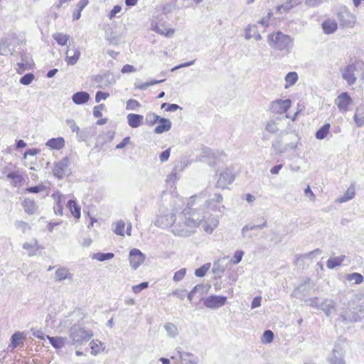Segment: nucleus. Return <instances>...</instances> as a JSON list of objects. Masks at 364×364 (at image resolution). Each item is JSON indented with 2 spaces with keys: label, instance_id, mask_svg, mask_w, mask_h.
Segmentation results:
<instances>
[{
  "label": "nucleus",
  "instance_id": "nucleus-46",
  "mask_svg": "<svg viewBox=\"0 0 364 364\" xmlns=\"http://www.w3.org/2000/svg\"><path fill=\"white\" fill-rule=\"evenodd\" d=\"M160 117V116L156 114L155 113H148L146 115V123L149 126H153L154 124L159 122Z\"/></svg>",
  "mask_w": 364,
  "mask_h": 364
},
{
  "label": "nucleus",
  "instance_id": "nucleus-24",
  "mask_svg": "<svg viewBox=\"0 0 364 364\" xmlns=\"http://www.w3.org/2000/svg\"><path fill=\"white\" fill-rule=\"evenodd\" d=\"M252 38L257 41L262 39V36L259 33L256 25H249L245 29V38L250 40Z\"/></svg>",
  "mask_w": 364,
  "mask_h": 364
},
{
  "label": "nucleus",
  "instance_id": "nucleus-37",
  "mask_svg": "<svg viewBox=\"0 0 364 364\" xmlns=\"http://www.w3.org/2000/svg\"><path fill=\"white\" fill-rule=\"evenodd\" d=\"M24 338L23 333L20 331L15 332L11 337V346L16 348L20 343L21 341Z\"/></svg>",
  "mask_w": 364,
  "mask_h": 364
},
{
  "label": "nucleus",
  "instance_id": "nucleus-20",
  "mask_svg": "<svg viewBox=\"0 0 364 364\" xmlns=\"http://www.w3.org/2000/svg\"><path fill=\"white\" fill-rule=\"evenodd\" d=\"M158 122L159 125L154 128V131L156 134H162L171 129L172 123L168 119L160 117Z\"/></svg>",
  "mask_w": 364,
  "mask_h": 364
},
{
  "label": "nucleus",
  "instance_id": "nucleus-15",
  "mask_svg": "<svg viewBox=\"0 0 364 364\" xmlns=\"http://www.w3.org/2000/svg\"><path fill=\"white\" fill-rule=\"evenodd\" d=\"M65 54V61L68 65H73L77 63L81 53L80 48L74 46L71 48L68 49Z\"/></svg>",
  "mask_w": 364,
  "mask_h": 364
},
{
  "label": "nucleus",
  "instance_id": "nucleus-39",
  "mask_svg": "<svg viewBox=\"0 0 364 364\" xmlns=\"http://www.w3.org/2000/svg\"><path fill=\"white\" fill-rule=\"evenodd\" d=\"M53 38L60 46H65L69 40L70 36L63 33H55L53 35Z\"/></svg>",
  "mask_w": 364,
  "mask_h": 364
},
{
  "label": "nucleus",
  "instance_id": "nucleus-29",
  "mask_svg": "<svg viewBox=\"0 0 364 364\" xmlns=\"http://www.w3.org/2000/svg\"><path fill=\"white\" fill-rule=\"evenodd\" d=\"M164 328L167 335L171 338H175L179 334L178 327L173 323L168 322L165 323Z\"/></svg>",
  "mask_w": 364,
  "mask_h": 364
},
{
  "label": "nucleus",
  "instance_id": "nucleus-16",
  "mask_svg": "<svg viewBox=\"0 0 364 364\" xmlns=\"http://www.w3.org/2000/svg\"><path fill=\"white\" fill-rule=\"evenodd\" d=\"M320 309L329 317L336 311V303L330 299H325L321 302Z\"/></svg>",
  "mask_w": 364,
  "mask_h": 364
},
{
  "label": "nucleus",
  "instance_id": "nucleus-17",
  "mask_svg": "<svg viewBox=\"0 0 364 364\" xmlns=\"http://www.w3.org/2000/svg\"><path fill=\"white\" fill-rule=\"evenodd\" d=\"M12 46V39L9 38H4L0 39V55H7L9 54L13 55L14 53V48H11Z\"/></svg>",
  "mask_w": 364,
  "mask_h": 364
},
{
  "label": "nucleus",
  "instance_id": "nucleus-14",
  "mask_svg": "<svg viewBox=\"0 0 364 364\" xmlns=\"http://www.w3.org/2000/svg\"><path fill=\"white\" fill-rule=\"evenodd\" d=\"M21 62L16 64V72L19 74L23 73L26 70H31L33 67V63L31 56L27 54H21Z\"/></svg>",
  "mask_w": 364,
  "mask_h": 364
},
{
  "label": "nucleus",
  "instance_id": "nucleus-59",
  "mask_svg": "<svg viewBox=\"0 0 364 364\" xmlns=\"http://www.w3.org/2000/svg\"><path fill=\"white\" fill-rule=\"evenodd\" d=\"M139 103L137 100H132V99H130L127 102V106H126V109H129V110H134L136 109L139 106Z\"/></svg>",
  "mask_w": 364,
  "mask_h": 364
},
{
  "label": "nucleus",
  "instance_id": "nucleus-27",
  "mask_svg": "<svg viewBox=\"0 0 364 364\" xmlns=\"http://www.w3.org/2000/svg\"><path fill=\"white\" fill-rule=\"evenodd\" d=\"M46 145L53 149L59 150L64 146L65 140L62 137L52 138L46 142Z\"/></svg>",
  "mask_w": 364,
  "mask_h": 364
},
{
  "label": "nucleus",
  "instance_id": "nucleus-32",
  "mask_svg": "<svg viewBox=\"0 0 364 364\" xmlns=\"http://www.w3.org/2000/svg\"><path fill=\"white\" fill-rule=\"evenodd\" d=\"M67 206L75 218L79 219L80 218V207L75 200H70L68 202Z\"/></svg>",
  "mask_w": 364,
  "mask_h": 364
},
{
  "label": "nucleus",
  "instance_id": "nucleus-52",
  "mask_svg": "<svg viewBox=\"0 0 364 364\" xmlns=\"http://www.w3.org/2000/svg\"><path fill=\"white\" fill-rule=\"evenodd\" d=\"M186 273V268L180 269L179 270L176 271L174 273L173 280L176 282L181 281L183 279V277H185Z\"/></svg>",
  "mask_w": 364,
  "mask_h": 364
},
{
  "label": "nucleus",
  "instance_id": "nucleus-56",
  "mask_svg": "<svg viewBox=\"0 0 364 364\" xmlns=\"http://www.w3.org/2000/svg\"><path fill=\"white\" fill-rule=\"evenodd\" d=\"M203 289L204 286L203 284H198L195 286L194 288L188 294V300L191 301L196 292L200 291L203 293Z\"/></svg>",
  "mask_w": 364,
  "mask_h": 364
},
{
  "label": "nucleus",
  "instance_id": "nucleus-10",
  "mask_svg": "<svg viewBox=\"0 0 364 364\" xmlns=\"http://www.w3.org/2000/svg\"><path fill=\"white\" fill-rule=\"evenodd\" d=\"M353 99L346 92L341 93L335 100V104L339 110L342 112H346L349 109V106L352 104Z\"/></svg>",
  "mask_w": 364,
  "mask_h": 364
},
{
  "label": "nucleus",
  "instance_id": "nucleus-41",
  "mask_svg": "<svg viewBox=\"0 0 364 364\" xmlns=\"http://www.w3.org/2000/svg\"><path fill=\"white\" fill-rule=\"evenodd\" d=\"M298 80V75L296 72H289L285 77L287 85L285 87L294 85Z\"/></svg>",
  "mask_w": 364,
  "mask_h": 364
},
{
  "label": "nucleus",
  "instance_id": "nucleus-54",
  "mask_svg": "<svg viewBox=\"0 0 364 364\" xmlns=\"http://www.w3.org/2000/svg\"><path fill=\"white\" fill-rule=\"evenodd\" d=\"M274 333L270 330H266L263 333L262 343H269L273 341Z\"/></svg>",
  "mask_w": 364,
  "mask_h": 364
},
{
  "label": "nucleus",
  "instance_id": "nucleus-8",
  "mask_svg": "<svg viewBox=\"0 0 364 364\" xmlns=\"http://www.w3.org/2000/svg\"><path fill=\"white\" fill-rule=\"evenodd\" d=\"M337 18L341 25L343 27L352 28L355 23V16L353 15L346 7L341 9Z\"/></svg>",
  "mask_w": 364,
  "mask_h": 364
},
{
  "label": "nucleus",
  "instance_id": "nucleus-48",
  "mask_svg": "<svg viewBox=\"0 0 364 364\" xmlns=\"http://www.w3.org/2000/svg\"><path fill=\"white\" fill-rule=\"evenodd\" d=\"M306 304L311 307L320 309L321 302L318 297H312L306 300Z\"/></svg>",
  "mask_w": 364,
  "mask_h": 364
},
{
  "label": "nucleus",
  "instance_id": "nucleus-64",
  "mask_svg": "<svg viewBox=\"0 0 364 364\" xmlns=\"http://www.w3.org/2000/svg\"><path fill=\"white\" fill-rule=\"evenodd\" d=\"M355 196V193L353 191L350 192L348 190L345 195L339 199L340 203L346 202L350 199H352Z\"/></svg>",
  "mask_w": 364,
  "mask_h": 364
},
{
  "label": "nucleus",
  "instance_id": "nucleus-60",
  "mask_svg": "<svg viewBox=\"0 0 364 364\" xmlns=\"http://www.w3.org/2000/svg\"><path fill=\"white\" fill-rule=\"evenodd\" d=\"M67 125L71 129L73 132H78L80 130L79 127L76 124L74 119H68L66 120Z\"/></svg>",
  "mask_w": 364,
  "mask_h": 364
},
{
  "label": "nucleus",
  "instance_id": "nucleus-34",
  "mask_svg": "<svg viewBox=\"0 0 364 364\" xmlns=\"http://www.w3.org/2000/svg\"><path fill=\"white\" fill-rule=\"evenodd\" d=\"M337 23L333 21H325L322 24V28L325 33L331 34L337 29Z\"/></svg>",
  "mask_w": 364,
  "mask_h": 364
},
{
  "label": "nucleus",
  "instance_id": "nucleus-62",
  "mask_svg": "<svg viewBox=\"0 0 364 364\" xmlns=\"http://www.w3.org/2000/svg\"><path fill=\"white\" fill-rule=\"evenodd\" d=\"M244 255V252L242 250H237L234 253L233 260L232 262L235 264H238L242 260V256Z\"/></svg>",
  "mask_w": 364,
  "mask_h": 364
},
{
  "label": "nucleus",
  "instance_id": "nucleus-12",
  "mask_svg": "<svg viewBox=\"0 0 364 364\" xmlns=\"http://www.w3.org/2000/svg\"><path fill=\"white\" fill-rule=\"evenodd\" d=\"M69 166V159L64 157L60 161L55 163V167L53 170V175L59 179H61L65 175V173Z\"/></svg>",
  "mask_w": 364,
  "mask_h": 364
},
{
  "label": "nucleus",
  "instance_id": "nucleus-45",
  "mask_svg": "<svg viewBox=\"0 0 364 364\" xmlns=\"http://www.w3.org/2000/svg\"><path fill=\"white\" fill-rule=\"evenodd\" d=\"M347 279L348 281H353L355 284H360L363 282L364 278L360 273L354 272L348 274Z\"/></svg>",
  "mask_w": 364,
  "mask_h": 364
},
{
  "label": "nucleus",
  "instance_id": "nucleus-4",
  "mask_svg": "<svg viewBox=\"0 0 364 364\" xmlns=\"http://www.w3.org/2000/svg\"><path fill=\"white\" fill-rule=\"evenodd\" d=\"M364 318V309L360 305H350L339 314V319L344 324L360 321Z\"/></svg>",
  "mask_w": 364,
  "mask_h": 364
},
{
  "label": "nucleus",
  "instance_id": "nucleus-19",
  "mask_svg": "<svg viewBox=\"0 0 364 364\" xmlns=\"http://www.w3.org/2000/svg\"><path fill=\"white\" fill-rule=\"evenodd\" d=\"M267 226V221L264 220V221L262 223L257 224V225H245L242 230L241 234L243 237L251 239L252 238V235L250 234H248L247 232L250 230H261Z\"/></svg>",
  "mask_w": 364,
  "mask_h": 364
},
{
  "label": "nucleus",
  "instance_id": "nucleus-33",
  "mask_svg": "<svg viewBox=\"0 0 364 364\" xmlns=\"http://www.w3.org/2000/svg\"><path fill=\"white\" fill-rule=\"evenodd\" d=\"M301 2L300 0H287L285 4L279 5L277 6V11L280 12H287L291 9H292L294 6L299 4Z\"/></svg>",
  "mask_w": 364,
  "mask_h": 364
},
{
  "label": "nucleus",
  "instance_id": "nucleus-21",
  "mask_svg": "<svg viewBox=\"0 0 364 364\" xmlns=\"http://www.w3.org/2000/svg\"><path fill=\"white\" fill-rule=\"evenodd\" d=\"M90 99V94L85 91L77 92L72 96V100L76 105H83L87 102Z\"/></svg>",
  "mask_w": 364,
  "mask_h": 364
},
{
  "label": "nucleus",
  "instance_id": "nucleus-13",
  "mask_svg": "<svg viewBox=\"0 0 364 364\" xmlns=\"http://www.w3.org/2000/svg\"><path fill=\"white\" fill-rule=\"evenodd\" d=\"M129 262L132 267L136 269L145 259V255L138 249H132L129 252Z\"/></svg>",
  "mask_w": 364,
  "mask_h": 364
},
{
  "label": "nucleus",
  "instance_id": "nucleus-53",
  "mask_svg": "<svg viewBox=\"0 0 364 364\" xmlns=\"http://www.w3.org/2000/svg\"><path fill=\"white\" fill-rule=\"evenodd\" d=\"M46 189V186L43 185H38L35 186H31L26 188L25 191L29 193H38L41 191H43Z\"/></svg>",
  "mask_w": 364,
  "mask_h": 364
},
{
  "label": "nucleus",
  "instance_id": "nucleus-31",
  "mask_svg": "<svg viewBox=\"0 0 364 364\" xmlns=\"http://www.w3.org/2000/svg\"><path fill=\"white\" fill-rule=\"evenodd\" d=\"M328 360L331 364H345L342 354L338 353V351L336 348L333 350Z\"/></svg>",
  "mask_w": 364,
  "mask_h": 364
},
{
  "label": "nucleus",
  "instance_id": "nucleus-61",
  "mask_svg": "<svg viewBox=\"0 0 364 364\" xmlns=\"http://www.w3.org/2000/svg\"><path fill=\"white\" fill-rule=\"evenodd\" d=\"M304 195L309 198L310 201L314 202L316 200V196L311 191L309 186H307V187L304 189Z\"/></svg>",
  "mask_w": 364,
  "mask_h": 364
},
{
  "label": "nucleus",
  "instance_id": "nucleus-42",
  "mask_svg": "<svg viewBox=\"0 0 364 364\" xmlns=\"http://www.w3.org/2000/svg\"><path fill=\"white\" fill-rule=\"evenodd\" d=\"M53 196L57 198L56 205L54 207L55 213L62 215L63 208L61 204V198L63 196L60 193H57L56 194H53Z\"/></svg>",
  "mask_w": 364,
  "mask_h": 364
},
{
  "label": "nucleus",
  "instance_id": "nucleus-57",
  "mask_svg": "<svg viewBox=\"0 0 364 364\" xmlns=\"http://www.w3.org/2000/svg\"><path fill=\"white\" fill-rule=\"evenodd\" d=\"M14 225L17 229H21L23 232H25L28 229H30L28 224L22 220H16Z\"/></svg>",
  "mask_w": 364,
  "mask_h": 364
},
{
  "label": "nucleus",
  "instance_id": "nucleus-43",
  "mask_svg": "<svg viewBox=\"0 0 364 364\" xmlns=\"http://www.w3.org/2000/svg\"><path fill=\"white\" fill-rule=\"evenodd\" d=\"M69 272L65 268H59L55 271V276L58 281H62L68 277Z\"/></svg>",
  "mask_w": 364,
  "mask_h": 364
},
{
  "label": "nucleus",
  "instance_id": "nucleus-36",
  "mask_svg": "<svg viewBox=\"0 0 364 364\" xmlns=\"http://www.w3.org/2000/svg\"><path fill=\"white\" fill-rule=\"evenodd\" d=\"M87 0H80L77 4V9L73 14V21L78 20L81 16V11L87 5Z\"/></svg>",
  "mask_w": 364,
  "mask_h": 364
},
{
  "label": "nucleus",
  "instance_id": "nucleus-22",
  "mask_svg": "<svg viewBox=\"0 0 364 364\" xmlns=\"http://www.w3.org/2000/svg\"><path fill=\"white\" fill-rule=\"evenodd\" d=\"M144 116L138 114H129L127 115L128 124L132 128H137L143 123Z\"/></svg>",
  "mask_w": 364,
  "mask_h": 364
},
{
  "label": "nucleus",
  "instance_id": "nucleus-7",
  "mask_svg": "<svg viewBox=\"0 0 364 364\" xmlns=\"http://www.w3.org/2000/svg\"><path fill=\"white\" fill-rule=\"evenodd\" d=\"M235 180L234 170L232 168H225L219 174L216 186L220 188H226Z\"/></svg>",
  "mask_w": 364,
  "mask_h": 364
},
{
  "label": "nucleus",
  "instance_id": "nucleus-44",
  "mask_svg": "<svg viewBox=\"0 0 364 364\" xmlns=\"http://www.w3.org/2000/svg\"><path fill=\"white\" fill-rule=\"evenodd\" d=\"M272 148L274 150V151L279 154H283L287 152V147L282 144L281 140H277L275 141H273L272 144Z\"/></svg>",
  "mask_w": 364,
  "mask_h": 364
},
{
  "label": "nucleus",
  "instance_id": "nucleus-55",
  "mask_svg": "<svg viewBox=\"0 0 364 364\" xmlns=\"http://www.w3.org/2000/svg\"><path fill=\"white\" fill-rule=\"evenodd\" d=\"M266 130L272 134L276 133L279 130L277 124L274 121H269L266 125Z\"/></svg>",
  "mask_w": 364,
  "mask_h": 364
},
{
  "label": "nucleus",
  "instance_id": "nucleus-63",
  "mask_svg": "<svg viewBox=\"0 0 364 364\" xmlns=\"http://www.w3.org/2000/svg\"><path fill=\"white\" fill-rule=\"evenodd\" d=\"M109 94L102 91H97L95 95L96 102H100L102 100H106Z\"/></svg>",
  "mask_w": 364,
  "mask_h": 364
},
{
  "label": "nucleus",
  "instance_id": "nucleus-6",
  "mask_svg": "<svg viewBox=\"0 0 364 364\" xmlns=\"http://www.w3.org/2000/svg\"><path fill=\"white\" fill-rule=\"evenodd\" d=\"M92 336L91 331L86 330L78 325H73L70 328L69 340L72 345H82L83 343L87 342Z\"/></svg>",
  "mask_w": 364,
  "mask_h": 364
},
{
  "label": "nucleus",
  "instance_id": "nucleus-9",
  "mask_svg": "<svg viewBox=\"0 0 364 364\" xmlns=\"http://www.w3.org/2000/svg\"><path fill=\"white\" fill-rule=\"evenodd\" d=\"M227 297L224 296L210 295L203 300V305L209 309H215L225 305Z\"/></svg>",
  "mask_w": 364,
  "mask_h": 364
},
{
  "label": "nucleus",
  "instance_id": "nucleus-49",
  "mask_svg": "<svg viewBox=\"0 0 364 364\" xmlns=\"http://www.w3.org/2000/svg\"><path fill=\"white\" fill-rule=\"evenodd\" d=\"M124 227L125 223L123 220H119L117 222L116 227L114 230V233L117 235L124 236Z\"/></svg>",
  "mask_w": 364,
  "mask_h": 364
},
{
  "label": "nucleus",
  "instance_id": "nucleus-23",
  "mask_svg": "<svg viewBox=\"0 0 364 364\" xmlns=\"http://www.w3.org/2000/svg\"><path fill=\"white\" fill-rule=\"evenodd\" d=\"M48 339L50 341V343L57 349L62 348L64 347L66 344L69 343L70 341L66 337H50L49 336H47Z\"/></svg>",
  "mask_w": 364,
  "mask_h": 364
},
{
  "label": "nucleus",
  "instance_id": "nucleus-26",
  "mask_svg": "<svg viewBox=\"0 0 364 364\" xmlns=\"http://www.w3.org/2000/svg\"><path fill=\"white\" fill-rule=\"evenodd\" d=\"M353 119L358 127H360L364 124V103L356 109Z\"/></svg>",
  "mask_w": 364,
  "mask_h": 364
},
{
  "label": "nucleus",
  "instance_id": "nucleus-58",
  "mask_svg": "<svg viewBox=\"0 0 364 364\" xmlns=\"http://www.w3.org/2000/svg\"><path fill=\"white\" fill-rule=\"evenodd\" d=\"M148 286H149L148 282H141V284H139L138 285L133 286L132 287V291L135 294H139L142 290L146 289L148 287Z\"/></svg>",
  "mask_w": 364,
  "mask_h": 364
},
{
  "label": "nucleus",
  "instance_id": "nucleus-18",
  "mask_svg": "<svg viewBox=\"0 0 364 364\" xmlns=\"http://www.w3.org/2000/svg\"><path fill=\"white\" fill-rule=\"evenodd\" d=\"M177 353L182 364H198V358L193 354L183 351L181 349H178Z\"/></svg>",
  "mask_w": 364,
  "mask_h": 364
},
{
  "label": "nucleus",
  "instance_id": "nucleus-30",
  "mask_svg": "<svg viewBox=\"0 0 364 364\" xmlns=\"http://www.w3.org/2000/svg\"><path fill=\"white\" fill-rule=\"evenodd\" d=\"M345 258L346 256L344 255L330 257L326 262V266L328 269H334L336 267L340 266Z\"/></svg>",
  "mask_w": 364,
  "mask_h": 364
},
{
  "label": "nucleus",
  "instance_id": "nucleus-51",
  "mask_svg": "<svg viewBox=\"0 0 364 364\" xmlns=\"http://www.w3.org/2000/svg\"><path fill=\"white\" fill-rule=\"evenodd\" d=\"M164 81H165V79L159 80H151L150 82H147L141 83L140 85H137L136 87L140 89V90H144L146 88H148L149 86L161 83V82H162Z\"/></svg>",
  "mask_w": 364,
  "mask_h": 364
},
{
  "label": "nucleus",
  "instance_id": "nucleus-47",
  "mask_svg": "<svg viewBox=\"0 0 364 364\" xmlns=\"http://www.w3.org/2000/svg\"><path fill=\"white\" fill-rule=\"evenodd\" d=\"M210 267V263H207L198 268L195 271V275L198 277H202L205 275L207 272L209 270Z\"/></svg>",
  "mask_w": 364,
  "mask_h": 364
},
{
  "label": "nucleus",
  "instance_id": "nucleus-2",
  "mask_svg": "<svg viewBox=\"0 0 364 364\" xmlns=\"http://www.w3.org/2000/svg\"><path fill=\"white\" fill-rule=\"evenodd\" d=\"M267 40L272 48L287 53H289L294 46V39L280 31L269 34Z\"/></svg>",
  "mask_w": 364,
  "mask_h": 364
},
{
  "label": "nucleus",
  "instance_id": "nucleus-3",
  "mask_svg": "<svg viewBox=\"0 0 364 364\" xmlns=\"http://www.w3.org/2000/svg\"><path fill=\"white\" fill-rule=\"evenodd\" d=\"M342 78L351 86L356 82L358 77L364 80V63L361 60H355L348 64L341 70Z\"/></svg>",
  "mask_w": 364,
  "mask_h": 364
},
{
  "label": "nucleus",
  "instance_id": "nucleus-1",
  "mask_svg": "<svg viewBox=\"0 0 364 364\" xmlns=\"http://www.w3.org/2000/svg\"><path fill=\"white\" fill-rule=\"evenodd\" d=\"M205 217L203 211L199 213L198 209L188 205L176 218L172 213L157 216L154 225L162 228L172 225L171 232L180 237L190 236L200 225L205 232L210 234L217 227L218 221L215 220L213 222V225H208L207 222L204 221Z\"/></svg>",
  "mask_w": 364,
  "mask_h": 364
},
{
  "label": "nucleus",
  "instance_id": "nucleus-50",
  "mask_svg": "<svg viewBox=\"0 0 364 364\" xmlns=\"http://www.w3.org/2000/svg\"><path fill=\"white\" fill-rule=\"evenodd\" d=\"M33 79H34V75L33 73H29L25 74L23 77H21L19 82L22 85H28L32 82Z\"/></svg>",
  "mask_w": 364,
  "mask_h": 364
},
{
  "label": "nucleus",
  "instance_id": "nucleus-40",
  "mask_svg": "<svg viewBox=\"0 0 364 364\" xmlns=\"http://www.w3.org/2000/svg\"><path fill=\"white\" fill-rule=\"evenodd\" d=\"M114 257V255L112 252H97L92 255V258L94 259H97L100 262H103L105 260L111 259Z\"/></svg>",
  "mask_w": 364,
  "mask_h": 364
},
{
  "label": "nucleus",
  "instance_id": "nucleus-11",
  "mask_svg": "<svg viewBox=\"0 0 364 364\" xmlns=\"http://www.w3.org/2000/svg\"><path fill=\"white\" fill-rule=\"evenodd\" d=\"M291 101L289 99L277 100L272 102L271 110L276 114H283L286 112L291 107Z\"/></svg>",
  "mask_w": 364,
  "mask_h": 364
},
{
  "label": "nucleus",
  "instance_id": "nucleus-5",
  "mask_svg": "<svg viewBox=\"0 0 364 364\" xmlns=\"http://www.w3.org/2000/svg\"><path fill=\"white\" fill-rule=\"evenodd\" d=\"M222 201H223V196H222V195L220 194V193H215L213 198H211L210 200H207L205 201L203 208L194 207V205H195L194 204L192 205H189V206L198 209L199 210V213H202L203 211L205 215L206 216L204 221L207 222L208 225H213V222H214L215 220L218 222V220L216 219V218H213V219H212V220L209 223V222H208L209 217L208 216V212L205 211V208H207L208 210H210L212 211H214V212L218 211V212L222 213L223 209L225 208V207L221 205Z\"/></svg>",
  "mask_w": 364,
  "mask_h": 364
},
{
  "label": "nucleus",
  "instance_id": "nucleus-38",
  "mask_svg": "<svg viewBox=\"0 0 364 364\" xmlns=\"http://www.w3.org/2000/svg\"><path fill=\"white\" fill-rule=\"evenodd\" d=\"M320 254H321V250L320 249H316V250H314L311 252H309L306 254L301 255L298 256L296 261H297V262H299L300 261H304L306 259L312 260L316 255H318Z\"/></svg>",
  "mask_w": 364,
  "mask_h": 364
},
{
  "label": "nucleus",
  "instance_id": "nucleus-25",
  "mask_svg": "<svg viewBox=\"0 0 364 364\" xmlns=\"http://www.w3.org/2000/svg\"><path fill=\"white\" fill-rule=\"evenodd\" d=\"M22 205L24 211L28 215H33L38 210L35 201L28 198L24 199Z\"/></svg>",
  "mask_w": 364,
  "mask_h": 364
},
{
  "label": "nucleus",
  "instance_id": "nucleus-35",
  "mask_svg": "<svg viewBox=\"0 0 364 364\" xmlns=\"http://www.w3.org/2000/svg\"><path fill=\"white\" fill-rule=\"evenodd\" d=\"M331 125L329 123L324 124L321 128H319L315 136L317 139H323L327 136L329 132Z\"/></svg>",
  "mask_w": 364,
  "mask_h": 364
},
{
  "label": "nucleus",
  "instance_id": "nucleus-28",
  "mask_svg": "<svg viewBox=\"0 0 364 364\" xmlns=\"http://www.w3.org/2000/svg\"><path fill=\"white\" fill-rule=\"evenodd\" d=\"M6 178L13 180L11 183L12 186L14 187L21 186L24 181L23 177L20 173L16 171L9 173L6 175Z\"/></svg>",
  "mask_w": 364,
  "mask_h": 364
}]
</instances>
